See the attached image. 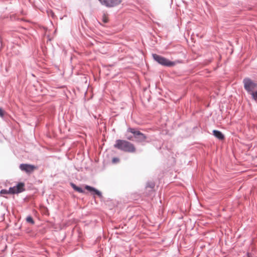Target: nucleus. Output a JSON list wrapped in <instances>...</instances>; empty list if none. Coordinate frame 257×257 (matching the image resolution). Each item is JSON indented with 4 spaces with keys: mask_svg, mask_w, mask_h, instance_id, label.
Listing matches in <instances>:
<instances>
[{
    "mask_svg": "<svg viewBox=\"0 0 257 257\" xmlns=\"http://www.w3.org/2000/svg\"><path fill=\"white\" fill-rule=\"evenodd\" d=\"M113 146L115 148L125 152L134 153L136 150L134 144L123 140H116Z\"/></svg>",
    "mask_w": 257,
    "mask_h": 257,
    "instance_id": "obj_1",
    "label": "nucleus"
},
{
    "mask_svg": "<svg viewBox=\"0 0 257 257\" xmlns=\"http://www.w3.org/2000/svg\"><path fill=\"white\" fill-rule=\"evenodd\" d=\"M36 167L33 165L21 164L20 166V169L27 173H31L34 171Z\"/></svg>",
    "mask_w": 257,
    "mask_h": 257,
    "instance_id": "obj_6",
    "label": "nucleus"
},
{
    "mask_svg": "<svg viewBox=\"0 0 257 257\" xmlns=\"http://www.w3.org/2000/svg\"><path fill=\"white\" fill-rule=\"evenodd\" d=\"M252 97L255 100H257V91H255L254 93H252Z\"/></svg>",
    "mask_w": 257,
    "mask_h": 257,
    "instance_id": "obj_14",
    "label": "nucleus"
},
{
    "mask_svg": "<svg viewBox=\"0 0 257 257\" xmlns=\"http://www.w3.org/2000/svg\"><path fill=\"white\" fill-rule=\"evenodd\" d=\"M152 56L153 59L161 65L171 67L174 66L175 64L174 62L171 61L166 58L156 54H153Z\"/></svg>",
    "mask_w": 257,
    "mask_h": 257,
    "instance_id": "obj_4",
    "label": "nucleus"
},
{
    "mask_svg": "<svg viewBox=\"0 0 257 257\" xmlns=\"http://www.w3.org/2000/svg\"><path fill=\"white\" fill-rule=\"evenodd\" d=\"M125 136H126V138L127 140H133V138L134 137V136H130L127 134H126Z\"/></svg>",
    "mask_w": 257,
    "mask_h": 257,
    "instance_id": "obj_15",
    "label": "nucleus"
},
{
    "mask_svg": "<svg viewBox=\"0 0 257 257\" xmlns=\"http://www.w3.org/2000/svg\"><path fill=\"white\" fill-rule=\"evenodd\" d=\"M4 110L0 107V116L3 117L4 116Z\"/></svg>",
    "mask_w": 257,
    "mask_h": 257,
    "instance_id": "obj_17",
    "label": "nucleus"
},
{
    "mask_svg": "<svg viewBox=\"0 0 257 257\" xmlns=\"http://www.w3.org/2000/svg\"><path fill=\"white\" fill-rule=\"evenodd\" d=\"M71 186L73 188L74 190L76 191L79 193H83L84 192V190L80 187L77 186L75 184L73 183H70Z\"/></svg>",
    "mask_w": 257,
    "mask_h": 257,
    "instance_id": "obj_10",
    "label": "nucleus"
},
{
    "mask_svg": "<svg viewBox=\"0 0 257 257\" xmlns=\"http://www.w3.org/2000/svg\"><path fill=\"white\" fill-rule=\"evenodd\" d=\"M85 188L90 192H91L92 194L97 195L99 198L102 197L101 192L96 188L89 185H86Z\"/></svg>",
    "mask_w": 257,
    "mask_h": 257,
    "instance_id": "obj_7",
    "label": "nucleus"
},
{
    "mask_svg": "<svg viewBox=\"0 0 257 257\" xmlns=\"http://www.w3.org/2000/svg\"><path fill=\"white\" fill-rule=\"evenodd\" d=\"M98 1L102 5L107 8H111L119 5L122 0H98Z\"/></svg>",
    "mask_w": 257,
    "mask_h": 257,
    "instance_id": "obj_5",
    "label": "nucleus"
},
{
    "mask_svg": "<svg viewBox=\"0 0 257 257\" xmlns=\"http://www.w3.org/2000/svg\"><path fill=\"white\" fill-rule=\"evenodd\" d=\"M103 22H104V23H107V20L106 19H103Z\"/></svg>",
    "mask_w": 257,
    "mask_h": 257,
    "instance_id": "obj_19",
    "label": "nucleus"
},
{
    "mask_svg": "<svg viewBox=\"0 0 257 257\" xmlns=\"http://www.w3.org/2000/svg\"><path fill=\"white\" fill-rule=\"evenodd\" d=\"M16 191L17 194L21 193L25 191V184L23 182L19 183L16 186H15Z\"/></svg>",
    "mask_w": 257,
    "mask_h": 257,
    "instance_id": "obj_8",
    "label": "nucleus"
},
{
    "mask_svg": "<svg viewBox=\"0 0 257 257\" xmlns=\"http://www.w3.org/2000/svg\"><path fill=\"white\" fill-rule=\"evenodd\" d=\"M213 134L216 138L220 140H223L224 139V136L220 131L213 130Z\"/></svg>",
    "mask_w": 257,
    "mask_h": 257,
    "instance_id": "obj_9",
    "label": "nucleus"
},
{
    "mask_svg": "<svg viewBox=\"0 0 257 257\" xmlns=\"http://www.w3.org/2000/svg\"><path fill=\"white\" fill-rule=\"evenodd\" d=\"M155 186V184L153 183H151L150 184H148L147 187H149L151 188H153Z\"/></svg>",
    "mask_w": 257,
    "mask_h": 257,
    "instance_id": "obj_16",
    "label": "nucleus"
},
{
    "mask_svg": "<svg viewBox=\"0 0 257 257\" xmlns=\"http://www.w3.org/2000/svg\"><path fill=\"white\" fill-rule=\"evenodd\" d=\"M244 88L248 93L252 95L253 91L257 89V83L249 78H245L243 80Z\"/></svg>",
    "mask_w": 257,
    "mask_h": 257,
    "instance_id": "obj_3",
    "label": "nucleus"
},
{
    "mask_svg": "<svg viewBox=\"0 0 257 257\" xmlns=\"http://www.w3.org/2000/svg\"><path fill=\"white\" fill-rule=\"evenodd\" d=\"M118 161H119V159L118 158H114L112 159V162H114V163L118 162Z\"/></svg>",
    "mask_w": 257,
    "mask_h": 257,
    "instance_id": "obj_18",
    "label": "nucleus"
},
{
    "mask_svg": "<svg viewBox=\"0 0 257 257\" xmlns=\"http://www.w3.org/2000/svg\"><path fill=\"white\" fill-rule=\"evenodd\" d=\"M0 194H9V193L8 192V190H7L2 189L0 191Z\"/></svg>",
    "mask_w": 257,
    "mask_h": 257,
    "instance_id": "obj_13",
    "label": "nucleus"
},
{
    "mask_svg": "<svg viewBox=\"0 0 257 257\" xmlns=\"http://www.w3.org/2000/svg\"><path fill=\"white\" fill-rule=\"evenodd\" d=\"M8 192L9 194H17V192L16 191V188L15 186H14L13 187H10L9 189L8 190Z\"/></svg>",
    "mask_w": 257,
    "mask_h": 257,
    "instance_id": "obj_11",
    "label": "nucleus"
},
{
    "mask_svg": "<svg viewBox=\"0 0 257 257\" xmlns=\"http://www.w3.org/2000/svg\"><path fill=\"white\" fill-rule=\"evenodd\" d=\"M127 133H131L133 135L135 141L137 143H142L146 142L147 136L141 132L136 130L135 128H128L127 130Z\"/></svg>",
    "mask_w": 257,
    "mask_h": 257,
    "instance_id": "obj_2",
    "label": "nucleus"
},
{
    "mask_svg": "<svg viewBox=\"0 0 257 257\" xmlns=\"http://www.w3.org/2000/svg\"><path fill=\"white\" fill-rule=\"evenodd\" d=\"M26 221L27 222L30 223L32 224H34V221L33 218L30 216H28L27 217Z\"/></svg>",
    "mask_w": 257,
    "mask_h": 257,
    "instance_id": "obj_12",
    "label": "nucleus"
}]
</instances>
